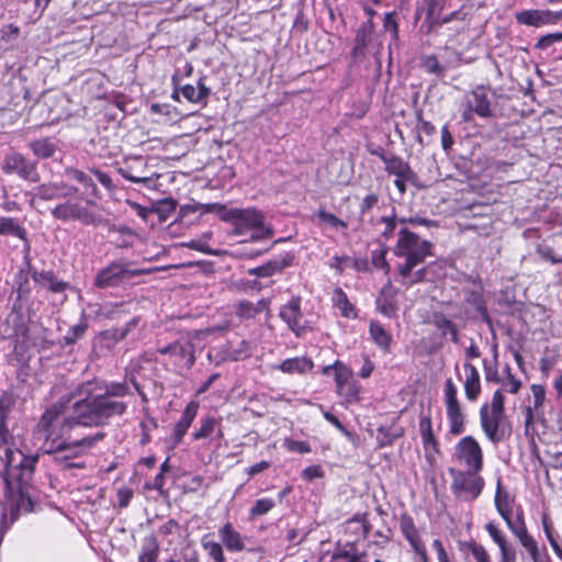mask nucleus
<instances>
[{"instance_id":"f8f14e48","label":"nucleus","mask_w":562,"mask_h":562,"mask_svg":"<svg viewBox=\"0 0 562 562\" xmlns=\"http://www.w3.org/2000/svg\"><path fill=\"white\" fill-rule=\"evenodd\" d=\"M2 170L7 175L14 173L21 179L31 182H37L40 180L36 164L30 161L26 157L16 151H12L4 157Z\"/></svg>"},{"instance_id":"680f3d73","label":"nucleus","mask_w":562,"mask_h":562,"mask_svg":"<svg viewBox=\"0 0 562 562\" xmlns=\"http://www.w3.org/2000/svg\"><path fill=\"white\" fill-rule=\"evenodd\" d=\"M383 27L386 32H390L394 38L397 37L398 26L393 13L385 14Z\"/></svg>"},{"instance_id":"4be33fe9","label":"nucleus","mask_w":562,"mask_h":562,"mask_svg":"<svg viewBox=\"0 0 562 562\" xmlns=\"http://www.w3.org/2000/svg\"><path fill=\"white\" fill-rule=\"evenodd\" d=\"M376 310L386 317H393L397 311L396 290L390 281L382 288L376 297Z\"/></svg>"},{"instance_id":"4468645a","label":"nucleus","mask_w":562,"mask_h":562,"mask_svg":"<svg viewBox=\"0 0 562 562\" xmlns=\"http://www.w3.org/2000/svg\"><path fill=\"white\" fill-rule=\"evenodd\" d=\"M77 193V188L67 186L64 182H49L34 188L32 191L26 192L30 196V203L34 204L36 199L43 201H52L56 199H67Z\"/></svg>"},{"instance_id":"cd10ccee","label":"nucleus","mask_w":562,"mask_h":562,"mask_svg":"<svg viewBox=\"0 0 562 562\" xmlns=\"http://www.w3.org/2000/svg\"><path fill=\"white\" fill-rule=\"evenodd\" d=\"M277 368L284 373L303 374L313 369V362L311 359L305 357H295L285 359Z\"/></svg>"},{"instance_id":"c9c22d12","label":"nucleus","mask_w":562,"mask_h":562,"mask_svg":"<svg viewBox=\"0 0 562 562\" xmlns=\"http://www.w3.org/2000/svg\"><path fill=\"white\" fill-rule=\"evenodd\" d=\"M432 323L437 327V329L441 331L442 336L450 335L451 340L453 342L458 341L457 327L453 324V322L449 319L446 315L441 313L435 314Z\"/></svg>"},{"instance_id":"f704fd0d","label":"nucleus","mask_w":562,"mask_h":562,"mask_svg":"<svg viewBox=\"0 0 562 562\" xmlns=\"http://www.w3.org/2000/svg\"><path fill=\"white\" fill-rule=\"evenodd\" d=\"M369 333L373 341L382 349L387 350L392 342L391 335L375 321L370 323Z\"/></svg>"},{"instance_id":"c85d7f7f","label":"nucleus","mask_w":562,"mask_h":562,"mask_svg":"<svg viewBox=\"0 0 562 562\" xmlns=\"http://www.w3.org/2000/svg\"><path fill=\"white\" fill-rule=\"evenodd\" d=\"M33 155L40 159H47L55 155L57 144L52 138H38L29 144Z\"/></svg>"},{"instance_id":"20e7f679","label":"nucleus","mask_w":562,"mask_h":562,"mask_svg":"<svg viewBox=\"0 0 562 562\" xmlns=\"http://www.w3.org/2000/svg\"><path fill=\"white\" fill-rule=\"evenodd\" d=\"M397 236L393 250L394 255L398 258H405V262L400 263L397 270L402 278H407L411 271L430 255L431 244L422 240L418 235L403 226L397 229Z\"/></svg>"},{"instance_id":"f257e3e1","label":"nucleus","mask_w":562,"mask_h":562,"mask_svg":"<svg viewBox=\"0 0 562 562\" xmlns=\"http://www.w3.org/2000/svg\"><path fill=\"white\" fill-rule=\"evenodd\" d=\"M128 393L125 383L103 384L99 381H88L76 391L74 403H55L42 415V427L53 435H60L71 422L85 427H99L113 416L123 415L126 404L112 397H123Z\"/></svg>"},{"instance_id":"6ab92c4d","label":"nucleus","mask_w":562,"mask_h":562,"mask_svg":"<svg viewBox=\"0 0 562 562\" xmlns=\"http://www.w3.org/2000/svg\"><path fill=\"white\" fill-rule=\"evenodd\" d=\"M512 533L517 538L521 547L528 552L532 562H552L551 558L547 553V550H540L536 539L529 533L527 525L518 528L517 530H514Z\"/></svg>"},{"instance_id":"13d9d810","label":"nucleus","mask_w":562,"mask_h":562,"mask_svg":"<svg viewBox=\"0 0 562 562\" xmlns=\"http://www.w3.org/2000/svg\"><path fill=\"white\" fill-rule=\"evenodd\" d=\"M382 222L384 224L382 236L385 238L391 237L396 232L398 223L404 224V220L397 221L395 217H383Z\"/></svg>"},{"instance_id":"a211bd4d","label":"nucleus","mask_w":562,"mask_h":562,"mask_svg":"<svg viewBox=\"0 0 562 562\" xmlns=\"http://www.w3.org/2000/svg\"><path fill=\"white\" fill-rule=\"evenodd\" d=\"M52 215L59 221H81L83 223H89L90 214L86 207H83L78 202L66 201L65 203H60L56 205L52 210Z\"/></svg>"},{"instance_id":"f03ea898","label":"nucleus","mask_w":562,"mask_h":562,"mask_svg":"<svg viewBox=\"0 0 562 562\" xmlns=\"http://www.w3.org/2000/svg\"><path fill=\"white\" fill-rule=\"evenodd\" d=\"M9 411V401L0 398V460L3 464L2 477L9 498L16 512H31L32 502L26 495L25 488L30 483L37 456H26L21 450L9 446L11 438L5 426Z\"/></svg>"},{"instance_id":"2f4dec72","label":"nucleus","mask_w":562,"mask_h":562,"mask_svg":"<svg viewBox=\"0 0 562 562\" xmlns=\"http://www.w3.org/2000/svg\"><path fill=\"white\" fill-rule=\"evenodd\" d=\"M159 543L154 536L144 539L138 562H157L159 557Z\"/></svg>"},{"instance_id":"7c9ffc66","label":"nucleus","mask_w":562,"mask_h":562,"mask_svg":"<svg viewBox=\"0 0 562 562\" xmlns=\"http://www.w3.org/2000/svg\"><path fill=\"white\" fill-rule=\"evenodd\" d=\"M419 431L423 441V446L426 452L428 451H438L437 440L432 432L431 419L430 417H422L419 420Z\"/></svg>"},{"instance_id":"412c9836","label":"nucleus","mask_w":562,"mask_h":562,"mask_svg":"<svg viewBox=\"0 0 562 562\" xmlns=\"http://www.w3.org/2000/svg\"><path fill=\"white\" fill-rule=\"evenodd\" d=\"M400 527L403 536L409 542L411 547L418 554L423 562H428L426 548L419 537L412 517L404 515L401 517Z\"/></svg>"},{"instance_id":"052dcab7","label":"nucleus","mask_w":562,"mask_h":562,"mask_svg":"<svg viewBox=\"0 0 562 562\" xmlns=\"http://www.w3.org/2000/svg\"><path fill=\"white\" fill-rule=\"evenodd\" d=\"M427 4V19L436 20L442 9L440 0H425Z\"/></svg>"},{"instance_id":"37998d69","label":"nucleus","mask_w":562,"mask_h":562,"mask_svg":"<svg viewBox=\"0 0 562 562\" xmlns=\"http://www.w3.org/2000/svg\"><path fill=\"white\" fill-rule=\"evenodd\" d=\"M67 175L76 180L77 182L81 183L87 190H89V194L97 195V187L93 183L92 179L88 177L83 171L78 169H69L67 170Z\"/></svg>"},{"instance_id":"c756f323","label":"nucleus","mask_w":562,"mask_h":562,"mask_svg":"<svg viewBox=\"0 0 562 562\" xmlns=\"http://www.w3.org/2000/svg\"><path fill=\"white\" fill-rule=\"evenodd\" d=\"M469 106L472 111H474L481 117L491 116L492 112L490 109V101L487 95L482 90L473 91L471 98L469 99Z\"/></svg>"},{"instance_id":"bf43d9fd","label":"nucleus","mask_w":562,"mask_h":562,"mask_svg":"<svg viewBox=\"0 0 562 562\" xmlns=\"http://www.w3.org/2000/svg\"><path fill=\"white\" fill-rule=\"evenodd\" d=\"M181 93L188 101L192 103H199L202 101L198 89L192 85H184L181 88Z\"/></svg>"},{"instance_id":"473e14b6","label":"nucleus","mask_w":562,"mask_h":562,"mask_svg":"<svg viewBox=\"0 0 562 562\" xmlns=\"http://www.w3.org/2000/svg\"><path fill=\"white\" fill-rule=\"evenodd\" d=\"M216 428H220V420L212 416L205 417L201 419V425L199 429L192 434V437L194 440L209 438ZM217 436L218 438H223V432L221 429L217 430Z\"/></svg>"},{"instance_id":"6e6552de","label":"nucleus","mask_w":562,"mask_h":562,"mask_svg":"<svg viewBox=\"0 0 562 562\" xmlns=\"http://www.w3.org/2000/svg\"><path fill=\"white\" fill-rule=\"evenodd\" d=\"M452 459L461 469L472 470L473 472L483 470V450L473 436H464L456 443Z\"/></svg>"},{"instance_id":"de8ad7c7","label":"nucleus","mask_w":562,"mask_h":562,"mask_svg":"<svg viewBox=\"0 0 562 562\" xmlns=\"http://www.w3.org/2000/svg\"><path fill=\"white\" fill-rule=\"evenodd\" d=\"M542 525H543V531H544L548 542L550 543V546H551L552 550L554 551V553L557 554V557L562 561V548L558 543V541L553 535L552 527L546 517H543V519H542Z\"/></svg>"},{"instance_id":"dca6fc26","label":"nucleus","mask_w":562,"mask_h":562,"mask_svg":"<svg viewBox=\"0 0 562 562\" xmlns=\"http://www.w3.org/2000/svg\"><path fill=\"white\" fill-rule=\"evenodd\" d=\"M515 20L520 25L542 27L558 23L555 11L549 9H526L515 13Z\"/></svg>"},{"instance_id":"ddd939ff","label":"nucleus","mask_w":562,"mask_h":562,"mask_svg":"<svg viewBox=\"0 0 562 562\" xmlns=\"http://www.w3.org/2000/svg\"><path fill=\"white\" fill-rule=\"evenodd\" d=\"M157 351L169 356L170 363L179 369H190L195 362L194 347L189 340H178Z\"/></svg>"},{"instance_id":"f3484780","label":"nucleus","mask_w":562,"mask_h":562,"mask_svg":"<svg viewBox=\"0 0 562 562\" xmlns=\"http://www.w3.org/2000/svg\"><path fill=\"white\" fill-rule=\"evenodd\" d=\"M484 529L498 548L499 557L497 562H516V550L508 541L506 533L501 529L499 525L491 520L486 522Z\"/></svg>"},{"instance_id":"bb28decb","label":"nucleus","mask_w":562,"mask_h":562,"mask_svg":"<svg viewBox=\"0 0 562 562\" xmlns=\"http://www.w3.org/2000/svg\"><path fill=\"white\" fill-rule=\"evenodd\" d=\"M333 305L339 310L340 315L345 318L356 319L358 312L355 305L349 301L347 294L340 288H336L331 296Z\"/></svg>"},{"instance_id":"4c0bfd02","label":"nucleus","mask_w":562,"mask_h":562,"mask_svg":"<svg viewBox=\"0 0 562 562\" xmlns=\"http://www.w3.org/2000/svg\"><path fill=\"white\" fill-rule=\"evenodd\" d=\"M403 435V429L398 427L381 426L378 428V442L380 447L391 446L395 439Z\"/></svg>"},{"instance_id":"aec40b11","label":"nucleus","mask_w":562,"mask_h":562,"mask_svg":"<svg viewBox=\"0 0 562 562\" xmlns=\"http://www.w3.org/2000/svg\"><path fill=\"white\" fill-rule=\"evenodd\" d=\"M218 537L228 552L238 553L247 549V537L241 535L231 521L218 529Z\"/></svg>"},{"instance_id":"4d7b16f0","label":"nucleus","mask_w":562,"mask_h":562,"mask_svg":"<svg viewBox=\"0 0 562 562\" xmlns=\"http://www.w3.org/2000/svg\"><path fill=\"white\" fill-rule=\"evenodd\" d=\"M317 217L322 222L327 223V224H329L333 227H347V224L344 221H341L336 215H334L331 213H328V212H326L324 210H319L317 212Z\"/></svg>"},{"instance_id":"9b49d317","label":"nucleus","mask_w":562,"mask_h":562,"mask_svg":"<svg viewBox=\"0 0 562 562\" xmlns=\"http://www.w3.org/2000/svg\"><path fill=\"white\" fill-rule=\"evenodd\" d=\"M143 273H145V270L128 269L121 262H112L97 273L94 285L101 289L119 286L133 277Z\"/></svg>"},{"instance_id":"603ef678","label":"nucleus","mask_w":562,"mask_h":562,"mask_svg":"<svg viewBox=\"0 0 562 562\" xmlns=\"http://www.w3.org/2000/svg\"><path fill=\"white\" fill-rule=\"evenodd\" d=\"M560 42H562V32L549 33V34L542 35L538 40V42L536 43V48L542 49V50L548 49L555 43H560Z\"/></svg>"},{"instance_id":"ea45409f","label":"nucleus","mask_w":562,"mask_h":562,"mask_svg":"<svg viewBox=\"0 0 562 562\" xmlns=\"http://www.w3.org/2000/svg\"><path fill=\"white\" fill-rule=\"evenodd\" d=\"M465 549L474 562H492L490 552L482 543L470 541L465 543Z\"/></svg>"},{"instance_id":"7ed1b4c3","label":"nucleus","mask_w":562,"mask_h":562,"mask_svg":"<svg viewBox=\"0 0 562 562\" xmlns=\"http://www.w3.org/2000/svg\"><path fill=\"white\" fill-rule=\"evenodd\" d=\"M42 418L37 425V431L45 438V451L54 453V459L59 463L63 470L83 469L86 467L83 461H75L90 449H92L99 441L104 438V432L98 431L93 435L86 436L78 440L67 441L61 439L74 426H81L78 423L71 422L67 429L63 430L60 435H53L46 428L42 427Z\"/></svg>"},{"instance_id":"6e6d98bb","label":"nucleus","mask_w":562,"mask_h":562,"mask_svg":"<svg viewBox=\"0 0 562 562\" xmlns=\"http://www.w3.org/2000/svg\"><path fill=\"white\" fill-rule=\"evenodd\" d=\"M86 329H87V325L82 324V323L70 327V329L64 337L66 344L69 345V344L76 342L78 339H80L83 336Z\"/></svg>"},{"instance_id":"a18cd8bd","label":"nucleus","mask_w":562,"mask_h":562,"mask_svg":"<svg viewBox=\"0 0 562 562\" xmlns=\"http://www.w3.org/2000/svg\"><path fill=\"white\" fill-rule=\"evenodd\" d=\"M282 268H283V266L280 265L279 261H269L268 263H266L263 266L257 267L255 269H250L249 273L257 276V277L266 278V277H270V276L274 274L276 272L280 271Z\"/></svg>"},{"instance_id":"0e129e2a","label":"nucleus","mask_w":562,"mask_h":562,"mask_svg":"<svg viewBox=\"0 0 562 562\" xmlns=\"http://www.w3.org/2000/svg\"><path fill=\"white\" fill-rule=\"evenodd\" d=\"M484 374L487 382L499 383L502 380L497 368L495 366L488 364L486 360H484Z\"/></svg>"},{"instance_id":"9d476101","label":"nucleus","mask_w":562,"mask_h":562,"mask_svg":"<svg viewBox=\"0 0 562 562\" xmlns=\"http://www.w3.org/2000/svg\"><path fill=\"white\" fill-rule=\"evenodd\" d=\"M494 505L496 512L503 518L510 532H514V530L526 526L524 513L521 509L517 510L516 518L513 519L512 514L514 498L507 491L503 488L501 481H498L496 485Z\"/></svg>"},{"instance_id":"58836bf2","label":"nucleus","mask_w":562,"mask_h":562,"mask_svg":"<svg viewBox=\"0 0 562 562\" xmlns=\"http://www.w3.org/2000/svg\"><path fill=\"white\" fill-rule=\"evenodd\" d=\"M201 546L203 550L209 554V557L213 559L214 562H226L223 543L203 538L201 541Z\"/></svg>"},{"instance_id":"e433bc0d","label":"nucleus","mask_w":562,"mask_h":562,"mask_svg":"<svg viewBox=\"0 0 562 562\" xmlns=\"http://www.w3.org/2000/svg\"><path fill=\"white\" fill-rule=\"evenodd\" d=\"M331 369L335 371L336 389L352 381V371L342 362L336 361L333 366L326 367L324 371L327 373Z\"/></svg>"},{"instance_id":"a878e982","label":"nucleus","mask_w":562,"mask_h":562,"mask_svg":"<svg viewBox=\"0 0 562 562\" xmlns=\"http://www.w3.org/2000/svg\"><path fill=\"white\" fill-rule=\"evenodd\" d=\"M32 279L37 285L54 293L65 292L68 288V283L58 280L53 271H33Z\"/></svg>"},{"instance_id":"69168bd1","label":"nucleus","mask_w":562,"mask_h":562,"mask_svg":"<svg viewBox=\"0 0 562 562\" xmlns=\"http://www.w3.org/2000/svg\"><path fill=\"white\" fill-rule=\"evenodd\" d=\"M379 202V196L374 193L366 195L360 204L361 214L368 213Z\"/></svg>"},{"instance_id":"3c124183","label":"nucleus","mask_w":562,"mask_h":562,"mask_svg":"<svg viewBox=\"0 0 562 562\" xmlns=\"http://www.w3.org/2000/svg\"><path fill=\"white\" fill-rule=\"evenodd\" d=\"M540 409H532L531 406L525 407V435L528 438H533L535 436V418L536 415L539 413Z\"/></svg>"},{"instance_id":"1a4fd4ad","label":"nucleus","mask_w":562,"mask_h":562,"mask_svg":"<svg viewBox=\"0 0 562 562\" xmlns=\"http://www.w3.org/2000/svg\"><path fill=\"white\" fill-rule=\"evenodd\" d=\"M458 389L451 379H447L443 387V401L450 434L457 436L464 432L465 416L458 400Z\"/></svg>"},{"instance_id":"72a5a7b5","label":"nucleus","mask_w":562,"mask_h":562,"mask_svg":"<svg viewBox=\"0 0 562 562\" xmlns=\"http://www.w3.org/2000/svg\"><path fill=\"white\" fill-rule=\"evenodd\" d=\"M0 235H11L22 240L26 239L25 228L13 217L0 216Z\"/></svg>"},{"instance_id":"0eeeda50","label":"nucleus","mask_w":562,"mask_h":562,"mask_svg":"<svg viewBox=\"0 0 562 562\" xmlns=\"http://www.w3.org/2000/svg\"><path fill=\"white\" fill-rule=\"evenodd\" d=\"M480 473L465 469H449L452 479L451 490L457 498L472 502L481 495L485 482Z\"/></svg>"},{"instance_id":"b1692460","label":"nucleus","mask_w":562,"mask_h":562,"mask_svg":"<svg viewBox=\"0 0 562 562\" xmlns=\"http://www.w3.org/2000/svg\"><path fill=\"white\" fill-rule=\"evenodd\" d=\"M387 173L397 178L418 179L417 175L411 169L409 165L397 156H382Z\"/></svg>"},{"instance_id":"774afa93","label":"nucleus","mask_w":562,"mask_h":562,"mask_svg":"<svg viewBox=\"0 0 562 562\" xmlns=\"http://www.w3.org/2000/svg\"><path fill=\"white\" fill-rule=\"evenodd\" d=\"M133 497V492L130 488H121L117 492V499L120 507H126Z\"/></svg>"},{"instance_id":"e2e57ef3","label":"nucleus","mask_w":562,"mask_h":562,"mask_svg":"<svg viewBox=\"0 0 562 562\" xmlns=\"http://www.w3.org/2000/svg\"><path fill=\"white\" fill-rule=\"evenodd\" d=\"M323 470L319 465H310L302 472V477L306 481H313L323 476Z\"/></svg>"},{"instance_id":"2eb2a0df","label":"nucleus","mask_w":562,"mask_h":562,"mask_svg":"<svg viewBox=\"0 0 562 562\" xmlns=\"http://www.w3.org/2000/svg\"><path fill=\"white\" fill-rule=\"evenodd\" d=\"M280 317L288 327L297 336H303L310 325L301 312L300 299H292L280 310Z\"/></svg>"},{"instance_id":"09e8293b","label":"nucleus","mask_w":562,"mask_h":562,"mask_svg":"<svg viewBox=\"0 0 562 562\" xmlns=\"http://www.w3.org/2000/svg\"><path fill=\"white\" fill-rule=\"evenodd\" d=\"M532 409H541L546 402V387L542 384H531Z\"/></svg>"},{"instance_id":"423d86ee","label":"nucleus","mask_w":562,"mask_h":562,"mask_svg":"<svg viewBox=\"0 0 562 562\" xmlns=\"http://www.w3.org/2000/svg\"><path fill=\"white\" fill-rule=\"evenodd\" d=\"M505 397L502 390H496L491 404H484L480 409V423L486 438L497 443L504 439V431L501 429L505 417Z\"/></svg>"},{"instance_id":"c03bdc74","label":"nucleus","mask_w":562,"mask_h":562,"mask_svg":"<svg viewBox=\"0 0 562 562\" xmlns=\"http://www.w3.org/2000/svg\"><path fill=\"white\" fill-rule=\"evenodd\" d=\"M250 346L246 340H240L236 347H229L226 359L239 361L250 356Z\"/></svg>"},{"instance_id":"a19ab883","label":"nucleus","mask_w":562,"mask_h":562,"mask_svg":"<svg viewBox=\"0 0 562 562\" xmlns=\"http://www.w3.org/2000/svg\"><path fill=\"white\" fill-rule=\"evenodd\" d=\"M276 506V502L272 498L263 497L255 502L249 509V518L255 519L268 514Z\"/></svg>"},{"instance_id":"864d4df0","label":"nucleus","mask_w":562,"mask_h":562,"mask_svg":"<svg viewBox=\"0 0 562 562\" xmlns=\"http://www.w3.org/2000/svg\"><path fill=\"white\" fill-rule=\"evenodd\" d=\"M283 446L290 452H297L301 454L311 452V446L303 440L285 439Z\"/></svg>"},{"instance_id":"338daca9","label":"nucleus","mask_w":562,"mask_h":562,"mask_svg":"<svg viewBox=\"0 0 562 562\" xmlns=\"http://www.w3.org/2000/svg\"><path fill=\"white\" fill-rule=\"evenodd\" d=\"M350 260L349 257L345 256H335L331 259L330 267L337 271L338 274H341L345 269V263H347Z\"/></svg>"},{"instance_id":"5701e85b","label":"nucleus","mask_w":562,"mask_h":562,"mask_svg":"<svg viewBox=\"0 0 562 562\" xmlns=\"http://www.w3.org/2000/svg\"><path fill=\"white\" fill-rule=\"evenodd\" d=\"M199 405L195 402H190L184 411L180 419L177 422L172 432L173 445L177 446L181 442L183 436L187 434L190 428L192 422L194 420L198 413Z\"/></svg>"},{"instance_id":"39448f33","label":"nucleus","mask_w":562,"mask_h":562,"mask_svg":"<svg viewBox=\"0 0 562 562\" xmlns=\"http://www.w3.org/2000/svg\"><path fill=\"white\" fill-rule=\"evenodd\" d=\"M222 220L232 224L234 235L249 234L254 241L273 235L272 228L265 222L263 214L256 209H229L223 212Z\"/></svg>"},{"instance_id":"393cba45","label":"nucleus","mask_w":562,"mask_h":562,"mask_svg":"<svg viewBox=\"0 0 562 562\" xmlns=\"http://www.w3.org/2000/svg\"><path fill=\"white\" fill-rule=\"evenodd\" d=\"M465 380L463 382L464 393L469 401H475L481 392L480 373L477 369L465 362L464 366Z\"/></svg>"},{"instance_id":"79ce46f5","label":"nucleus","mask_w":562,"mask_h":562,"mask_svg":"<svg viewBox=\"0 0 562 562\" xmlns=\"http://www.w3.org/2000/svg\"><path fill=\"white\" fill-rule=\"evenodd\" d=\"M337 393L339 396L344 397L347 403H355L360 400V387L355 381L339 386Z\"/></svg>"},{"instance_id":"49530a36","label":"nucleus","mask_w":562,"mask_h":562,"mask_svg":"<svg viewBox=\"0 0 562 562\" xmlns=\"http://www.w3.org/2000/svg\"><path fill=\"white\" fill-rule=\"evenodd\" d=\"M121 176L133 182V183H144L146 186H149L150 182H153L154 177L153 176H142L134 173L133 167H125L120 169Z\"/></svg>"},{"instance_id":"5fc2aeb1","label":"nucleus","mask_w":562,"mask_h":562,"mask_svg":"<svg viewBox=\"0 0 562 562\" xmlns=\"http://www.w3.org/2000/svg\"><path fill=\"white\" fill-rule=\"evenodd\" d=\"M499 384H502L504 391L512 394H517L521 387V381L514 374H509V376H503Z\"/></svg>"},{"instance_id":"8fccbe9b","label":"nucleus","mask_w":562,"mask_h":562,"mask_svg":"<svg viewBox=\"0 0 562 562\" xmlns=\"http://www.w3.org/2000/svg\"><path fill=\"white\" fill-rule=\"evenodd\" d=\"M132 326H134V323H130L125 328H114L105 330L101 334V337L103 340H109L115 344L122 340L127 335Z\"/></svg>"}]
</instances>
